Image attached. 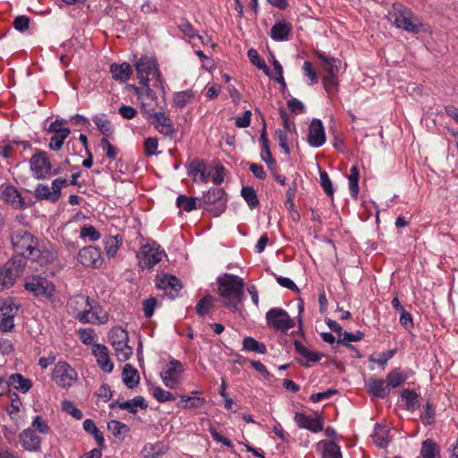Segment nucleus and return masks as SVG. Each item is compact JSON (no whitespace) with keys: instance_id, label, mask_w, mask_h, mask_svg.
Returning a JSON list of instances; mask_svg holds the SVG:
<instances>
[{"instance_id":"nucleus-60","label":"nucleus","mask_w":458,"mask_h":458,"mask_svg":"<svg viewBox=\"0 0 458 458\" xmlns=\"http://www.w3.org/2000/svg\"><path fill=\"white\" fill-rule=\"evenodd\" d=\"M304 75L310 80L311 84H316L318 81V77L316 70L309 61H305L302 66Z\"/></svg>"},{"instance_id":"nucleus-64","label":"nucleus","mask_w":458,"mask_h":458,"mask_svg":"<svg viewBox=\"0 0 458 458\" xmlns=\"http://www.w3.org/2000/svg\"><path fill=\"white\" fill-rule=\"evenodd\" d=\"M32 429L34 431H38L41 434H47L49 432V427L46 420H44L40 416H36L34 420L32 421Z\"/></svg>"},{"instance_id":"nucleus-4","label":"nucleus","mask_w":458,"mask_h":458,"mask_svg":"<svg viewBox=\"0 0 458 458\" xmlns=\"http://www.w3.org/2000/svg\"><path fill=\"white\" fill-rule=\"evenodd\" d=\"M135 67L141 85L148 84L149 81L155 80L154 86L163 87V81L155 58L148 55L141 56L135 63Z\"/></svg>"},{"instance_id":"nucleus-47","label":"nucleus","mask_w":458,"mask_h":458,"mask_svg":"<svg viewBox=\"0 0 458 458\" xmlns=\"http://www.w3.org/2000/svg\"><path fill=\"white\" fill-rule=\"evenodd\" d=\"M294 346L296 352L301 356H303L309 361L316 362L318 361L321 358V355L319 353L310 351L301 343L295 342Z\"/></svg>"},{"instance_id":"nucleus-52","label":"nucleus","mask_w":458,"mask_h":458,"mask_svg":"<svg viewBox=\"0 0 458 458\" xmlns=\"http://www.w3.org/2000/svg\"><path fill=\"white\" fill-rule=\"evenodd\" d=\"M405 378L406 377L398 370H393L387 374L386 383L387 386L394 388L401 386Z\"/></svg>"},{"instance_id":"nucleus-20","label":"nucleus","mask_w":458,"mask_h":458,"mask_svg":"<svg viewBox=\"0 0 458 458\" xmlns=\"http://www.w3.org/2000/svg\"><path fill=\"white\" fill-rule=\"evenodd\" d=\"M156 286L158 289L164 290L165 293L171 299H174L182 289L180 280L176 276L167 274L157 277Z\"/></svg>"},{"instance_id":"nucleus-15","label":"nucleus","mask_w":458,"mask_h":458,"mask_svg":"<svg viewBox=\"0 0 458 458\" xmlns=\"http://www.w3.org/2000/svg\"><path fill=\"white\" fill-rule=\"evenodd\" d=\"M142 86V89H136V93L140 102V111L144 116H146L150 115L152 113L156 112L157 108H161V106L156 93L150 89L149 85L146 84Z\"/></svg>"},{"instance_id":"nucleus-39","label":"nucleus","mask_w":458,"mask_h":458,"mask_svg":"<svg viewBox=\"0 0 458 458\" xmlns=\"http://www.w3.org/2000/svg\"><path fill=\"white\" fill-rule=\"evenodd\" d=\"M123 239L120 235L108 236L104 240L105 250L108 258H114L120 246Z\"/></svg>"},{"instance_id":"nucleus-12","label":"nucleus","mask_w":458,"mask_h":458,"mask_svg":"<svg viewBox=\"0 0 458 458\" xmlns=\"http://www.w3.org/2000/svg\"><path fill=\"white\" fill-rule=\"evenodd\" d=\"M67 185V180L56 178L52 182L51 186L43 183L38 184L35 188L34 195L38 199H46L55 203L61 196L62 188Z\"/></svg>"},{"instance_id":"nucleus-5","label":"nucleus","mask_w":458,"mask_h":458,"mask_svg":"<svg viewBox=\"0 0 458 458\" xmlns=\"http://www.w3.org/2000/svg\"><path fill=\"white\" fill-rule=\"evenodd\" d=\"M317 56L323 62L322 68L325 75L322 82L326 91L328 94L335 92L338 86V72L340 69V61L334 57H327L323 53H317Z\"/></svg>"},{"instance_id":"nucleus-32","label":"nucleus","mask_w":458,"mask_h":458,"mask_svg":"<svg viewBox=\"0 0 458 458\" xmlns=\"http://www.w3.org/2000/svg\"><path fill=\"white\" fill-rule=\"evenodd\" d=\"M8 384L21 393H27L32 386L31 380L19 373L12 374L8 378Z\"/></svg>"},{"instance_id":"nucleus-46","label":"nucleus","mask_w":458,"mask_h":458,"mask_svg":"<svg viewBox=\"0 0 458 458\" xmlns=\"http://www.w3.org/2000/svg\"><path fill=\"white\" fill-rule=\"evenodd\" d=\"M359 177L360 173L358 167L356 165L352 166L348 180L350 194L354 198H356L359 193Z\"/></svg>"},{"instance_id":"nucleus-61","label":"nucleus","mask_w":458,"mask_h":458,"mask_svg":"<svg viewBox=\"0 0 458 458\" xmlns=\"http://www.w3.org/2000/svg\"><path fill=\"white\" fill-rule=\"evenodd\" d=\"M158 140L155 137H149L144 141V150L147 156H154L157 154Z\"/></svg>"},{"instance_id":"nucleus-11","label":"nucleus","mask_w":458,"mask_h":458,"mask_svg":"<svg viewBox=\"0 0 458 458\" xmlns=\"http://www.w3.org/2000/svg\"><path fill=\"white\" fill-rule=\"evenodd\" d=\"M30 170L37 179H46L52 174V165L46 152L37 149L30 160Z\"/></svg>"},{"instance_id":"nucleus-37","label":"nucleus","mask_w":458,"mask_h":458,"mask_svg":"<svg viewBox=\"0 0 458 458\" xmlns=\"http://www.w3.org/2000/svg\"><path fill=\"white\" fill-rule=\"evenodd\" d=\"M372 437L377 446L386 448L389 443V430L386 427L377 425Z\"/></svg>"},{"instance_id":"nucleus-41","label":"nucleus","mask_w":458,"mask_h":458,"mask_svg":"<svg viewBox=\"0 0 458 458\" xmlns=\"http://www.w3.org/2000/svg\"><path fill=\"white\" fill-rule=\"evenodd\" d=\"M242 349L246 352H253L260 354H264L267 352V347L264 344L258 342L250 336H247L243 339Z\"/></svg>"},{"instance_id":"nucleus-42","label":"nucleus","mask_w":458,"mask_h":458,"mask_svg":"<svg viewBox=\"0 0 458 458\" xmlns=\"http://www.w3.org/2000/svg\"><path fill=\"white\" fill-rule=\"evenodd\" d=\"M71 131L69 129H64L62 131H57L50 139L49 148L54 151H58L61 149L64 141L68 138Z\"/></svg>"},{"instance_id":"nucleus-62","label":"nucleus","mask_w":458,"mask_h":458,"mask_svg":"<svg viewBox=\"0 0 458 458\" xmlns=\"http://www.w3.org/2000/svg\"><path fill=\"white\" fill-rule=\"evenodd\" d=\"M14 327V320L12 314L3 313L0 320V330L2 332H11Z\"/></svg>"},{"instance_id":"nucleus-19","label":"nucleus","mask_w":458,"mask_h":458,"mask_svg":"<svg viewBox=\"0 0 458 458\" xmlns=\"http://www.w3.org/2000/svg\"><path fill=\"white\" fill-rule=\"evenodd\" d=\"M146 119H152V124L159 133L165 137H172L175 130L168 115L163 112H154L150 115H146Z\"/></svg>"},{"instance_id":"nucleus-18","label":"nucleus","mask_w":458,"mask_h":458,"mask_svg":"<svg viewBox=\"0 0 458 458\" xmlns=\"http://www.w3.org/2000/svg\"><path fill=\"white\" fill-rule=\"evenodd\" d=\"M78 261L84 267H100L103 263L100 250L95 246L82 248L78 253Z\"/></svg>"},{"instance_id":"nucleus-16","label":"nucleus","mask_w":458,"mask_h":458,"mask_svg":"<svg viewBox=\"0 0 458 458\" xmlns=\"http://www.w3.org/2000/svg\"><path fill=\"white\" fill-rule=\"evenodd\" d=\"M53 377L62 387H69L77 379V372L68 363L58 361L54 368Z\"/></svg>"},{"instance_id":"nucleus-51","label":"nucleus","mask_w":458,"mask_h":458,"mask_svg":"<svg viewBox=\"0 0 458 458\" xmlns=\"http://www.w3.org/2000/svg\"><path fill=\"white\" fill-rule=\"evenodd\" d=\"M247 55L250 63L260 70H263L267 75H269V70L265 62L259 58V53L256 49L250 48L247 52Z\"/></svg>"},{"instance_id":"nucleus-55","label":"nucleus","mask_w":458,"mask_h":458,"mask_svg":"<svg viewBox=\"0 0 458 458\" xmlns=\"http://www.w3.org/2000/svg\"><path fill=\"white\" fill-rule=\"evenodd\" d=\"M288 133L289 131L278 129L276 131L275 139L278 141L279 146L284 150L286 155L290 154V148L288 146Z\"/></svg>"},{"instance_id":"nucleus-1","label":"nucleus","mask_w":458,"mask_h":458,"mask_svg":"<svg viewBox=\"0 0 458 458\" xmlns=\"http://www.w3.org/2000/svg\"><path fill=\"white\" fill-rule=\"evenodd\" d=\"M217 286L223 305L233 312L237 311L244 297L243 279L225 273L217 278Z\"/></svg>"},{"instance_id":"nucleus-63","label":"nucleus","mask_w":458,"mask_h":458,"mask_svg":"<svg viewBox=\"0 0 458 458\" xmlns=\"http://www.w3.org/2000/svg\"><path fill=\"white\" fill-rule=\"evenodd\" d=\"M99 146L103 148V150L106 152V156L109 158V159H114L115 157H116V149L109 142V140H107V138L106 137H103L101 140H100V144Z\"/></svg>"},{"instance_id":"nucleus-28","label":"nucleus","mask_w":458,"mask_h":458,"mask_svg":"<svg viewBox=\"0 0 458 458\" xmlns=\"http://www.w3.org/2000/svg\"><path fill=\"white\" fill-rule=\"evenodd\" d=\"M189 175L191 176L194 181L199 180L207 183L211 176V171L207 172V165L205 162L194 160L190 165Z\"/></svg>"},{"instance_id":"nucleus-44","label":"nucleus","mask_w":458,"mask_h":458,"mask_svg":"<svg viewBox=\"0 0 458 458\" xmlns=\"http://www.w3.org/2000/svg\"><path fill=\"white\" fill-rule=\"evenodd\" d=\"M83 429L92 435L94 438L96 439L98 445L99 446H103L105 444V438L103 434L100 432V430L96 426L95 422L92 420L87 419L83 421Z\"/></svg>"},{"instance_id":"nucleus-35","label":"nucleus","mask_w":458,"mask_h":458,"mask_svg":"<svg viewBox=\"0 0 458 458\" xmlns=\"http://www.w3.org/2000/svg\"><path fill=\"white\" fill-rule=\"evenodd\" d=\"M421 458H439L438 445L430 438L422 442L420 448Z\"/></svg>"},{"instance_id":"nucleus-45","label":"nucleus","mask_w":458,"mask_h":458,"mask_svg":"<svg viewBox=\"0 0 458 458\" xmlns=\"http://www.w3.org/2000/svg\"><path fill=\"white\" fill-rule=\"evenodd\" d=\"M194 98V93L191 89L176 92L174 95V104L178 108H182L188 103H191Z\"/></svg>"},{"instance_id":"nucleus-49","label":"nucleus","mask_w":458,"mask_h":458,"mask_svg":"<svg viewBox=\"0 0 458 458\" xmlns=\"http://www.w3.org/2000/svg\"><path fill=\"white\" fill-rule=\"evenodd\" d=\"M152 394L154 398L159 403H165L168 401H174L176 399L177 395L172 394L169 391L164 390L160 386H155L152 388Z\"/></svg>"},{"instance_id":"nucleus-59","label":"nucleus","mask_w":458,"mask_h":458,"mask_svg":"<svg viewBox=\"0 0 458 458\" xmlns=\"http://www.w3.org/2000/svg\"><path fill=\"white\" fill-rule=\"evenodd\" d=\"M319 177H320L321 187L323 188V190L325 191L327 195L333 196L334 189H333L332 182H331L327 173L325 171L320 172Z\"/></svg>"},{"instance_id":"nucleus-21","label":"nucleus","mask_w":458,"mask_h":458,"mask_svg":"<svg viewBox=\"0 0 458 458\" xmlns=\"http://www.w3.org/2000/svg\"><path fill=\"white\" fill-rule=\"evenodd\" d=\"M308 142L313 148L321 147L326 142V134L322 122L313 119L310 125Z\"/></svg>"},{"instance_id":"nucleus-57","label":"nucleus","mask_w":458,"mask_h":458,"mask_svg":"<svg viewBox=\"0 0 458 458\" xmlns=\"http://www.w3.org/2000/svg\"><path fill=\"white\" fill-rule=\"evenodd\" d=\"M107 428L114 437H118L129 430V428L127 427L126 424L118 420H111L107 424Z\"/></svg>"},{"instance_id":"nucleus-48","label":"nucleus","mask_w":458,"mask_h":458,"mask_svg":"<svg viewBox=\"0 0 458 458\" xmlns=\"http://www.w3.org/2000/svg\"><path fill=\"white\" fill-rule=\"evenodd\" d=\"M242 196L244 200L248 203L250 208H254L259 205V199L257 193L252 187L244 186L242 189Z\"/></svg>"},{"instance_id":"nucleus-13","label":"nucleus","mask_w":458,"mask_h":458,"mask_svg":"<svg viewBox=\"0 0 458 458\" xmlns=\"http://www.w3.org/2000/svg\"><path fill=\"white\" fill-rule=\"evenodd\" d=\"M22 260H10L0 268V292L12 287L22 271Z\"/></svg>"},{"instance_id":"nucleus-43","label":"nucleus","mask_w":458,"mask_h":458,"mask_svg":"<svg viewBox=\"0 0 458 458\" xmlns=\"http://www.w3.org/2000/svg\"><path fill=\"white\" fill-rule=\"evenodd\" d=\"M197 198L187 197L185 195H179L176 199L177 206L186 212H191L197 208H201L202 206L199 203L197 205Z\"/></svg>"},{"instance_id":"nucleus-58","label":"nucleus","mask_w":458,"mask_h":458,"mask_svg":"<svg viewBox=\"0 0 458 458\" xmlns=\"http://www.w3.org/2000/svg\"><path fill=\"white\" fill-rule=\"evenodd\" d=\"M213 298L211 296H205L196 305V311L199 315L204 316L208 313L212 305Z\"/></svg>"},{"instance_id":"nucleus-33","label":"nucleus","mask_w":458,"mask_h":458,"mask_svg":"<svg viewBox=\"0 0 458 458\" xmlns=\"http://www.w3.org/2000/svg\"><path fill=\"white\" fill-rule=\"evenodd\" d=\"M369 392L374 396L384 398L388 394L386 382L379 379L369 378L366 382Z\"/></svg>"},{"instance_id":"nucleus-9","label":"nucleus","mask_w":458,"mask_h":458,"mask_svg":"<svg viewBox=\"0 0 458 458\" xmlns=\"http://www.w3.org/2000/svg\"><path fill=\"white\" fill-rule=\"evenodd\" d=\"M25 289L32 293L35 296H41L47 299H52L55 293L54 284L45 277L36 276L26 280Z\"/></svg>"},{"instance_id":"nucleus-30","label":"nucleus","mask_w":458,"mask_h":458,"mask_svg":"<svg viewBox=\"0 0 458 458\" xmlns=\"http://www.w3.org/2000/svg\"><path fill=\"white\" fill-rule=\"evenodd\" d=\"M291 31V23L283 20L275 23L271 29L270 36L276 41H284L288 39Z\"/></svg>"},{"instance_id":"nucleus-25","label":"nucleus","mask_w":458,"mask_h":458,"mask_svg":"<svg viewBox=\"0 0 458 458\" xmlns=\"http://www.w3.org/2000/svg\"><path fill=\"white\" fill-rule=\"evenodd\" d=\"M19 439L22 447L28 451H38L40 449L41 438L31 428L24 429L19 435Z\"/></svg>"},{"instance_id":"nucleus-29","label":"nucleus","mask_w":458,"mask_h":458,"mask_svg":"<svg viewBox=\"0 0 458 458\" xmlns=\"http://www.w3.org/2000/svg\"><path fill=\"white\" fill-rule=\"evenodd\" d=\"M168 450V446L161 441L155 443H147L141 449V455L144 458H158L165 454Z\"/></svg>"},{"instance_id":"nucleus-22","label":"nucleus","mask_w":458,"mask_h":458,"mask_svg":"<svg viewBox=\"0 0 458 458\" xmlns=\"http://www.w3.org/2000/svg\"><path fill=\"white\" fill-rule=\"evenodd\" d=\"M294 421L299 428H306L313 433H318L323 430V420L320 417L312 418L302 412H296L294 415Z\"/></svg>"},{"instance_id":"nucleus-3","label":"nucleus","mask_w":458,"mask_h":458,"mask_svg":"<svg viewBox=\"0 0 458 458\" xmlns=\"http://www.w3.org/2000/svg\"><path fill=\"white\" fill-rule=\"evenodd\" d=\"M389 20L398 29L413 34L419 33L422 26L418 16L400 3L393 4V9L389 13Z\"/></svg>"},{"instance_id":"nucleus-23","label":"nucleus","mask_w":458,"mask_h":458,"mask_svg":"<svg viewBox=\"0 0 458 458\" xmlns=\"http://www.w3.org/2000/svg\"><path fill=\"white\" fill-rule=\"evenodd\" d=\"M0 199L16 209L23 208L25 207L24 199L17 189L12 185H8L3 189Z\"/></svg>"},{"instance_id":"nucleus-40","label":"nucleus","mask_w":458,"mask_h":458,"mask_svg":"<svg viewBox=\"0 0 458 458\" xmlns=\"http://www.w3.org/2000/svg\"><path fill=\"white\" fill-rule=\"evenodd\" d=\"M180 399L177 407L184 410L199 408L205 403V399L201 397L180 395Z\"/></svg>"},{"instance_id":"nucleus-56","label":"nucleus","mask_w":458,"mask_h":458,"mask_svg":"<svg viewBox=\"0 0 458 458\" xmlns=\"http://www.w3.org/2000/svg\"><path fill=\"white\" fill-rule=\"evenodd\" d=\"M62 409L76 420H81L83 416L81 411L74 406L72 402L65 400L62 403Z\"/></svg>"},{"instance_id":"nucleus-14","label":"nucleus","mask_w":458,"mask_h":458,"mask_svg":"<svg viewBox=\"0 0 458 458\" xmlns=\"http://www.w3.org/2000/svg\"><path fill=\"white\" fill-rule=\"evenodd\" d=\"M224 190L219 188H213L209 190L203 197L202 201L205 205L211 206L205 208L213 216H220L225 209L226 199Z\"/></svg>"},{"instance_id":"nucleus-24","label":"nucleus","mask_w":458,"mask_h":458,"mask_svg":"<svg viewBox=\"0 0 458 458\" xmlns=\"http://www.w3.org/2000/svg\"><path fill=\"white\" fill-rule=\"evenodd\" d=\"M92 352L101 369L105 372L110 373L114 369V365L110 360L109 352L106 346L104 344H93Z\"/></svg>"},{"instance_id":"nucleus-54","label":"nucleus","mask_w":458,"mask_h":458,"mask_svg":"<svg viewBox=\"0 0 458 458\" xmlns=\"http://www.w3.org/2000/svg\"><path fill=\"white\" fill-rule=\"evenodd\" d=\"M80 235L81 238H89L92 242L98 241L101 237L99 232L93 225L82 226Z\"/></svg>"},{"instance_id":"nucleus-26","label":"nucleus","mask_w":458,"mask_h":458,"mask_svg":"<svg viewBox=\"0 0 458 458\" xmlns=\"http://www.w3.org/2000/svg\"><path fill=\"white\" fill-rule=\"evenodd\" d=\"M89 303V297L82 294L74 295L67 301V310L78 320L80 314L86 311Z\"/></svg>"},{"instance_id":"nucleus-10","label":"nucleus","mask_w":458,"mask_h":458,"mask_svg":"<svg viewBox=\"0 0 458 458\" xmlns=\"http://www.w3.org/2000/svg\"><path fill=\"white\" fill-rule=\"evenodd\" d=\"M183 365L177 360H172L160 373L164 385L170 389H174L182 384Z\"/></svg>"},{"instance_id":"nucleus-2","label":"nucleus","mask_w":458,"mask_h":458,"mask_svg":"<svg viewBox=\"0 0 458 458\" xmlns=\"http://www.w3.org/2000/svg\"><path fill=\"white\" fill-rule=\"evenodd\" d=\"M12 247L18 255L25 259H38L40 256L38 239L30 231L13 227L10 233Z\"/></svg>"},{"instance_id":"nucleus-8","label":"nucleus","mask_w":458,"mask_h":458,"mask_svg":"<svg viewBox=\"0 0 458 458\" xmlns=\"http://www.w3.org/2000/svg\"><path fill=\"white\" fill-rule=\"evenodd\" d=\"M266 320L269 327L282 332H286L295 326L293 319L281 308L270 309L266 313Z\"/></svg>"},{"instance_id":"nucleus-50","label":"nucleus","mask_w":458,"mask_h":458,"mask_svg":"<svg viewBox=\"0 0 458 458\" xmlns=\"http://www.w3.org/2000/svg\"><path fill=\"white\" fill-rule=\"evenodd\" d=\"M322 458H342L339 445L335 442L325 443Z\"/></svg>"},{"instance_id":"nucleus-34","label":"nucleus","mask_w":458,"mask_h":458,"mask_svg":"<svg viewBox=\"0 0 458 458\" xmlns=\"http://www.w3.org/2000/svg\"><path fill=\"white\" fill-rule=\"evenodd\" d=\"M123 380L128 388H133L140 380L138 371L131 365L126 364L123 370Z\"/></svg>"},{"instance_id":"nucleus-7","label":"nucleus","mask_w":458,"mask_h":458,"mask_svg":"<svg viewBox=\"0 0 458 458\" xmlns=\"http://www.w3.org/2000/svg\"><path fill=\"white\" fill-rule=\"evenodd\" d=\"M165 256V251L156 242H147L143 244L138 254L139 266L142 269H149L161 261Z\"/></svg>"},{"instance_id":"nucleus-36","label":"nucleus","mask_w":458,"mask_h":458,"mask_svg":"<svg viewBox=\"0 0 458 458\" xmlns=\"http://www.w3.org/2000/svg\"><path fill=\"white\" fill-rule=\"evenodd\" d=\"M401 398L408 411H414L420 406L419 396L414 391L404 389L401 394Z\"/></svg>"},{"instance_id":"nucleus-17","label":"nucleus","mask_w":458,"mask_h":458,"mask_svg":"<svg viewBox=\"0 0 458 458\" xmlns=\"http://www.w3.org/2000/svg\"><path fill=\"white\" fill-rule=\"evenodd\" d=\"M78 320L81 323L106 324L108 321V314L101 306L89 301L86 311L80 314Z\"/></svg>"},{"instance_id":"nucleus-31","label":"nucleus","mask_w":458,"mask_h":458,"mask_svg":"<svg viewBox=\"0 0 458 458\" xmlns=\"http://www.w3.org/2000/svg\"><path fill=\"white\" fill-rule=\"evenodd\" d=\"M110 72L115 81H126L132 73L131 66L128 63L122 64H112L110 65Z\"/></svg>"},{"instance_id":"nucleus-27","label":"nucleus","mask_w":458,"mask_h":458,"mask_svg":"<svg viewBox=\"0 0 458 458\" xmlns=\"http://www.w3.org/2000/svg\"><path fill=\"white\" fill-rule=\"evenodd\" d=\"M147 403L142 396H136L131 400L125 402L114 401L111 404V408L118 407L121 410H126L130 413L135 414L138 411V408L146 409Z\"/></svg>"},{"instance_id":"nucleus-6","label":"nucleus","mask_w":458,"mask_h":458,"mask_svg":"<svg viewBox=\"0 0 458 458\" xmlns=\"http://www.w3.org/2000/svg\"><path fill=\"white\" fill-rule=\"evenodd\" d=\"M128 332L120 327L111 329L109 341L120 361H125L132 355V348L128 345Z\"/></svg>"},{"instance_id":"nucleus-38","label":"nucleus","mask_w":458,"mask_h":458,"mask_svg":"<svg viewBox=\"0 0 458 458\" xmlns=\"http://www.w3.org/2000/svg\"><path fill=\"white\" fill-rule=\"evenodd\" d=\"M93 122L97 125L99 131L107 138L114 132V128L110 120L106 114H98L93 117Z\"/></svg>"},{"instance_id":"nucleus-53","label":"nucleus","mask_w":458,"mask_h":458,"mask_svg":"<svg viewBox=\"0 0 458 458\" xmlns=\"http://www.w3.org/2000/svg\"><path fill=\"white\" fill-rule=\"evenodd\" d=\"M57 258L55 250H41L40 256L38 259H30L34 261H39L41 264H47L54 262Z\"/></svg>"}]
</instances>
